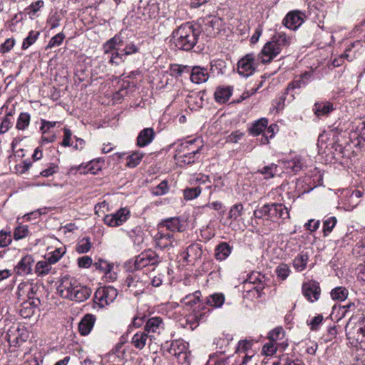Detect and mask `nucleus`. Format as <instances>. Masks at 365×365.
I'll return each mask as SVG.
<instances>
[{
	"label": "nucleus",
	"instance_id": "62",
	"mask_svg": "<svg viewBox=\"0 0 365 365\" xmlns=\"http://www.w3.org/2000/svg\"><path fill=\"white\" fill-rule=\"evenodd\" d=\"M307 85V81L304 80L301 76L297 77L292 83L288 86V89L301 88Z\"/></svg>",
	"mask_w": 365,
	"mask_h": 365
},
{
	"label": "nucleus",
	"instance_id": "52",
	"mask_svg": "<svg viewBox=\"0 0 365 365\" xmlns=\"http://www.w3.org/2000/svg\"><path fill=\"white\" fill-rule=\"evenodd\" d=\"M342 147L339 145H335L334 143L327 145L324 148V153L327 155L330 156L331 158H335L336 152L341 153Z\"/></svg>",
	"mask_w": 365,
	"mask_h": 365
},
{
	"label": "nucleus",
	"instance_id": "17",
	"mask_svg": "<svg viewBox=\"0 0 365 365\" xmlns=\"http://www.w3.org/2000/svg\"><path fill=\"white\" fill-rule=\"evenodd\" d=\"M209 78V73L207 68L201 66L192 67L190 73V81L196 84L206 82Z\"/></svg>",
	"mask_w": 365,
	"mask_h": 365
},
{
	"label": "nucleus",
	"instance_id": "34",
	"mask_svg": "<svg viewBox=\"0 0 365 365\" xmlns=\"http://www.w3.org/2000/svg\"><path fill=\"white\" fill-rule=\"evenodd\" d=\"M224 302L225 296L221 293H215L213 294H210L207 297L206 299L207 304L215 308L221 307Z\"/></svg>",
	"mask_w": 365,
	"mask_h": 365
},
{
	"label": "nucleus",
	"instance_id": "63",
	"mask_svg": "<svg viewBox=\"0 0 365 365\" xmlns=\"http://www.w3.org/2000/svg\"><path fill=\"white\" fill-rule=\"evenodd\" d=\"M41 125L40 130H41V133L48 134V133H50L51 128L55 127L56 125L57 124V122L48 121L46 120L42 119L41 120Z\"/></svg>",
	"mask_w": 365,
	"mask_h": 365
},
{
	"label": "nucleus",
	"instance_id": "44",
	"mask_svg": "<svg viewBox=\"0 0 365 365\" xmlns=\"http://www.w3.org/2000/svg\"><path fill=\"white\" fill-rule=\"evenodd\" d=\"M200 292H195L193 294H189L186 295L184 298L181 299V302L183 303L186 306L192 307L197 302L200 301Z\"/></svg>",
	"mask_w": 365,
	"mask_h": 365
},
{
	"label": "nucleus",
	"instance_id": "25",
	"mask_svg": "<svg viewBox=\"0 0 365 365\" xmlns=\"http://www.w3.org/2000/svg\"><path fill=\"white\" fill-rule=\"evenodd\" d=\"M163 326L164 324L160 317H152L147 321L144 330L148 334L150 332H160L161 329H164Z\"/></svg>",
	"mask_w": 365,
	"mask_h": 365
},
{
	"label": "nucleus",
	"instance_id": "39",
	"mask_svg": "<svg viewBox=\"0 0 365 365\" xmlns=\"http://www.w3.org/2000/svg\"><path fill=\"white\" fill-rule=\"evenodd\" d=\"M278 131V126L276 124H271L269 126L267 125L265 129L261 142L262 144H267L269 142V139H272L274 134Z\"/></svg>",
	"mask_w": 365,
	"mask_h": 365
},
{
	"label": "nucleus",
	"instance_id": "51",
	"mask_svg": "<svg viewBox=\"0 0 365 365\" xmlns=\"http://www.w3.org/2000/svg\"><path fill=\"white\" fill-rule=\"evenodd\" d=\"M30 290H32L31 285L27 284H20L18 286L16 295L19 299H24V297L28 296L30 294Z\"/></svg>",
	"mask_w": 365,
	"mask_h": 365
},
{
	"label": "nucleus",
	"instance_id": "14",
	"mask_svg": "<svg viewBox=\"0 0 365 365\" xmlns=\"http://www.w3.org/2000/svg\"><path fill=\"white\" fill-rule=\"evenodd\" d=\"M155 245L160 249H166L174 247L176 241L174 235L170 232H165L164 229H158V233L155 235Z\"/></svg>",
	"mask_w": 365,
	"mask_h": 365
},
{
	"label": "nucleus",
	"instance_id": "36",
	"mask_svg": "<svg viewBox=\"0 0 365 365\" xmlns=\"http://www.w3.org/2000/svg\"><path fill=\"white\" fill-rule=\"evenodd\" d=\"M143 156L144 153L140 151L133 152L132 154L127 157L126 166L132 168H135L140 164Z\"/></svg>",
	"mask_w": 365,
	"mask_h": 365
},
{
	"label": "nucleus",
	"instance_id": "18",
	"mask_svg": "<svg viewBox=\"0 0 365 365\" xmlns=\"http://www.w3.org/2000/svg\"><path fill=\"white\" fill-rule=\"evenodd\" d=\"M34 260L31 255H26L19 262L15 267V272L17 274L25 275L31 272V267Z\"/></svg>",
	"mask_w": 365,
	"mask_h": 365
},
{
	"label": "nucleus",
	"instance_id": "11",
	"mask_svg": "<svg viewBox=\"0 0 365 365\" xmlns=\"http://www.w3.org/2000/svg\"><path fill=\"white\" fill-rule=\"evenodd\" d=\"M306 15L304 12L299 10L289 11L283 19V24L289 29L295 31L299 29L304 21Z\"/></svg>",
	"mask_w": 365,
	"mask_h": 365
},
{
	"label": "nucleus",
	"instance_id": "53",
	"mask_svg": "<svg viewBox=\"0 0 365 365\" xmlns=\"http://www.w3.org/2000/svg\"><path fill=\"white\" fill-rule=\"evenodd\" d=\"M278 278L282 280H284L289 274V268L286 264H281L277 268L275 271Z\"/></svg>",
	"mask_w": 365,
	"mask_h": 365
},
{
	"label": "nucleus",
	"instance_id": "41",
	"mask_svg": "<svg viewBox=\"0 0 365 365\" xmlns=\"http://www.w3.org/2000/svg\"><path fill=\"white\" fill-rule=\"evenodd\" d=\"M349 292L344 287H337L331 292V298L334 300L344 301L348 297Z\"/></svg>",
	"mask_w": 365,
	"mask_h": 365
},
{
	"label": "nucleus",
	"instance_id": "40",
	"mask_svg": "<svg viewBox=\"0 0 365 365\" xmlns=\"http://www.w3.org/2000/svg\"><path fill=\"white\" fill-rule=\"evenodd\" d=\"M52 264L48 259L38 262L36 265V272L38 276L47 274L51 269Z\"/></svg>",
	"mask_w": 365,
	"mask_h": 365
},
{
	"label": "nucleus",
	"instance_id": "64",
	"mask_svg": "<svg viewBox=\"0 0 365 365\" xmlns=\"http://www.w3.org/2000/svg\"><path fill=\"white\" fill-rule=\"evenodd\" d=\"M73 133L71 130L68 128H63V139L61 142V145L63 147H68L73 145L71 143Z\"/></svg>",
	"mask_w": 365,
	"mask_h": 365
},
{
	"label": "nucleus",
	"instance_id": "7",
	"mask_svg": "<svg viewBox=\"0 0 365 365\" xmlns=\"http://www.w3.org/2000/svg\"><path fill=\"white\" fill-rule=\"evenodd\" d=\"M79 284L80 283L75 278L66 275L61 277L57 290L63 298L71 299L74 290Z\"/></svg>",
	"mask_w": 365,
	"mask_h": 365
},
{
	"label": "nucleus",
	"instance_id": "50",
	"mask_svg": "<svg viewBox=\"0 0 365 365\" xmlns=\"http://www.w3.org/2000/svg\"><path fill=\"white\" fill-rule=\"evenodd\" d=\"M64 38L65 35L63 33L60 32L57 34L50 39L48 43L46 46V49L52 48L53 47L60 46L62 43Z\"/></svg>",
	"mask_w": 365,
	"mask_h": 365
},
{
	"label": "nucleus",
	"instance_id": "29",
	"mask_svg": "<svg viewBox=\"0 0 365 365\" xmlns=\"http://www.w3.org/2000/svg\"><path fill=\"white\" fill-rule=\"evenodd\" d=\"M268 125V120L266 118H262L255 120L252 127L249 128L250 133L254 136H257L261 133H264Z\"/></svg>",
	"mask_w": 365,
	"mask_h": 365
},
{
	"label": "nucleus",
	"instance_id": "19",
	"mask_svg": "<svg viewBox=\"0 0 365 365\" xmlns=\"http://www.w3.org/2000/svg\"><path fill=\"white\" fill-rule=\"evenodd\" d=\"M155 138V132L151 128L143 129L138 134L136 140V145L143 148L149 145Z\"/></svg>",
	"mask_w": 365,
	"mask_h": 365
},
{
	"label": "nucleus",
	"instance_id": "10",
	"mask_svg": "<svg viewBox=\"0 0 365 365\" xmlns=\"http://www.w3.org/2000/svg\"><path fill=\"white\" fill-rule=\"evenodd\" d=\"M346 336L349 339L356 340L361 346H365V319L360 321L351 329H349V324L346 326Z\"/></svg>",
	"mask_w": 365,
	"mask_h": 365
},
{
	"label": "nucleus",
	"instance_id": "22",
	"mask_svg": "<svg viewBox=\"0 0 365 365\" xmlns=\"http://www.w3.org/2000/svg\"><path fill=\"white\" fill-rule=\"evenodd\" d=\"M233 88L230 86H221L215 92V101L220 103L227 102L232 94Z\"/></svg>",
	"mask_w": 365,
	"mask_h": 365
},
{
	"label": "nucleus",
	"instance_id": "43",
	"mask_svg": "<svg viewBox=\"0 0 365 365\" xmlns=\"http://www.w3.org/2000/svg\"><path fill=\"white\" fill-rule=\"evenodd\" d=\"M38 35H39V33L38 31H31L29 33L28 36L26 37L23 41V43H22V46H21L22 49L26 50L29 46L33 45L37 40Z\"/></svg>",
	"mask_w": 365,
	"mask_h": 365
},
{
	"label": "nucleus",
	"instance_id": "38",
	"mask_svg": "<svg viewBox=\"0 0 365 365\" xmlns=\"http://www.w3.org/2000/svg\"><path fill=\"white\" fill-rule=\"evenodd\" d=\"M31 115L28 113H21L18 117L16 128L20 130H24L29 125Z\"/></svg>",
	"mask_w": 365,
	"mask_h": 365
},
{
	"label": "nucleus",
	"instance_id": "28",
	"mask_svg": "<svg viewBox=\"0 0 365 365\" xmlns=\"http://www.w3.org/2000/svg\"><path fill=\"white\" fill-rule=\"evenodd\" d=\"M265 211L268 212V217L270 218H286L289 217V210L287 207H262Z\"/></svg>",
	"mask_w": 365,
	"mask_h": 365
},
{
	"label": "nucleus",
	"instance_id": "20",
	"mask_svg": "<svg viewBox=\"0 0 365 365\" xmlns=\"http://www.w3.org/2000/svg\"><path fill=\"white\" fill-rule=\"evenodd\" d=\"M96 317L91 314H86L78 324V330L81 335H88L93 329Z\"/></svg>",
	"mask_w": 365,
	"mask_h": 365
},
{
	"label": "nucleus",
	"instance_id": "27",
	"mask_svg": "<svg viewBox=\"0 0 365 365\" xmlns=\"http://www.w3.org/2000/svg\"><path fill=\"white\" fill-rule=\"evenodd\" d=\"M310 181L311 179L309 177H305L304 178L297 180L295 188L297 197L313 190L314 186L309 184Z\"/></svg>",
	"mask_w": 365,
	"mask_h": 365
},
{
	"label": "nucleus",
	"instance_id": "1",
	"mask_svg": "<svg viewBox=\"0 0 365 365\" xmlns=\"http://www.w3.org/2000/svg\"><path fill=\"white\" fill-rule=\"evenodd\" d=\"M294 40L292 36H288L284 32L277 33L264 44L258 54L259 58L262 63H269L281 53L284 48L292 44Z\"/></svg>",
	"mask_w": 365,
	"mask_h": 365
},
{
	"label": "nucleus",
	"instance_id": "15",
	"mask_svg": "<svg viewBox=\"0 0 365 365\" xmlns=\"http://www.w3.org/2000/svg\"><path fill=\"white\" fill-rule=\"evenodd\" d=\"M304 297L310 302L317 301L319 298L321 289L319 284L316 281H309L303 284L302 287Z\"/></svg>",
	"mask_w": 365,
	"mask_h": 365
},
{
	"label": "nucleus",
	"instance_id": "35",
	"mask_svg": "<svg viewBox=\"0 0 365 365\" xmlns=\"http://www.w3.org/2000/svg\"><path fill=\"white\" fill-rule=\"evenodd\" d=\"M309 257L307 253H299L293 260V266L298 271H302L306 268Z\"/></svg>",
	"mask_w": 365,
	"mask_h": 365
},
{
	"label": "nucleus",
	"instance_id": "16",
	"mask_svg": "<svg viewBox=\"0 0 365 365\" xmlns=\"http://www.w3.org/2000/svg\"><path fill=\"white\" fill-rule=\"evenodd\" d=\"M129 214L127 207H121L115 213L106 215L104 221L109 226H119L127 220Z\"/></svg>",
	"mask_w": 365,
	"mask_h": 365
},
{
	"label": "nucleus",
	"instance_id": "46",
	"mask_svg": "<svg viewBox=\"0 0 365 365\" xmlns=\"http://www.w3.org/2000/svg\"><path fill=\"white\" fill-rule=\"evenodd\" d=\"M169 186L166 180H163L159 185L151 189L153 195H163L168 192Z\"/></svg>",
	"mask_w": 365,
	"mask_h": 365
},
{
	"label": "nucleus",
	"instance_id": "59",
	"mask_svg": "<svg viewBox=\"0 0 365 365\" xmlns=\"http://www.w3.org/2000/svg\"><path fill=\"white\" fill-rule=\"evenodd\" d=\"M279 345V344L274 343V342L270 341L269 343H267L264 345L263 349H262L263 352L267 356H272L276 353V351H277Z\"/></svg>",
	"mask_w": 365,
	"mask_h": 365
},
{
	"label": "nucleus",
	"instance_id": "47",
	"mask_svg": "<svg viewBox=\"0 0 365 365\" xmlns=\"http://www.w3.org/2000/svg\"><path fill=\"white\" fill-rule=\"evenodd\" d=\"M284 331L282 327H277L269 333V339L274 343H277L278 340H282L284 338Z\"/></svg>",
	"mask_w": 365,
	"mask_h": 365
},
{
	"label": "nucleus",
	"instance_id": "2",
	"mask_svg": "<svg viewBox=\"0 0 365 365\" xmlns=\"http://www.w3.org/2000/svg\"><path fill=\"white\" fill-rule=\"evenodd\" d=\"M198 31L190 23L182 24L172 34L171 43L179 50L190 51L197 43Z\"/></svg>",
	"mask_w": 365,
	"mask_h": 365
},
{
	"label": "nucleus",
	"instance_id": "6",
	"mask_svg": "<svg viewBox=\"0 0 365 365\" xmlns=\"http://www.w3.org/2000/svg\"><path fill=\"white\" fill-rule=\"evenodd\" d=\"M257 63L253 53H248L237 63L238 73L245 78L252 76L256 71Z\"/></svg>",
	"mask_w": 365,
	"mask_h": 365
},
{
	"label": "nucleus",
	"instance_id": "57",
	"mask_svg": "<svg viewBox=\"0 0 365 365\" xmlns=\"http://www.w3.org/2000/svg\"><path fill=\"white\" fill-rule=\"evenodd\" d=\"M29 230L28 227L26 225H20L18 226L14 233V239L15 240H21L25 237H26L29 235Z\"/></svg>",
	"mask_w": 365,
	"mask_h": 365
},
{
	"label": "nucleus",
	"instance_id": "45",
	"mask_svg": "<svg viewBox=\"0 0 365 365\" xmlns=\"http://www.w3.org/2000/svg\"><path fill=\"white\" fill-rule=\"evenodd\" d=\"M34 312L35 309H34L32 306H31V303H27L25 301L21 304L19 309V314L22 317L25 319L30 318L34 314Z\"/></svg>",
	"mask_w": 365,
	"mask_h": 365
},
{
	"label": "nucleus",
	"instance_id": "24",
	"mask_svg": "<svg viewBox=\"0 0 365 365\" xmlns=\"http://www.w3.org/2000/svg\"><path fill=\"white\" fill-rule=\"evenodd\" d=\"M148 339L151 340V336H149L144 330L135 334L132 337L131 343L136 349H143L146 345Z\"/></svg>",
	"mask_w": 365,
	"mask_h": 365
},
{
	"label": "nucleus",
	"instance_id": "21",
	"mask_svg": "<svg viewBox=\"0 0 365 365\" xmlns=\"http://www.w3.org/2000/svg\"><path fill=\"white\" fill-rule=\"evenodd\" d=\"M199 158L192 154H187V151H180L179 148H178L175 155L177 164L181 167L194 163Z\"/></svg>",
	"mask_w": 365,
	"mask_h": 365
},
{
	"label": "nucleus",
	"instance_id": "56",
	"mask_svg": "<svg viewBox=\"0 0 365 365\" xmlns=\"http://www.w3.org/2000/svg\"><path fill=\"white\" fill-rule=\"evenodd\" d=\"M200 192L199 187L187 188L184 190V197L187 200H191L199 196Z\"/></svg>",
	"mask_w": 365,
	"mask_h": 365
},
{
	"label": "nucleus",
	"instance_id": "55",
	"mask_svg": "<svg viewBox=\"0 0 365 365\" xmlns=\"http://www.w3.org/2000/svg\"><path fill=\"white\" fill-rule=\"evenodd\" d=\"M16 41L14 38H7L0 45V53L4 54L9 52L14 46Z\"/></svg>",
	"mask_w": 365,
	"mask_h": 365
},
{
	"label": "nucleus",
	"instance_id": "23",
	"mask_svg": "<svg viewBox=\"0 0 365 365\" xmlns=\"http://www.w3.org/2000/svg\"><path fill=\"white\" fill-rule=\"evenodd\" d=\"M74 294L72 296V299L70 300L76 301L77 302H82L87 300L91 294V289L84 285L79 284L74 290Z\"/></svg>",
	"mask_w": 365,
	"mask_h": 365
},
{
	"label": "nucleus",
	"instance_id": "48",
	"mask_svg": "<svg viewBox=\"0 0 365 365\" xmlns=\"http://www.w3.org/2000/svg\"><path fill=\"white\" fill-rule=\"evenodd\" d=\"M91 247V243L89 238H83L80 240L76 247V250L79 254L88 252Z\"/></svg>",
	"mask_w": 365,
	"mask_h": 365
},
{
	"label": "nucleus",
	"instance_id": "32",
	"mask_svg": "<svg viewBox=\"0 0 365 365\" xmlns=\"http://www.w3.org/2000/svg\"><path fill=\"white\" fill-rule=\"evenodd\" d=\"M334 109L333 104L330 102H320L314 104V110L317 116H324Z\"/></svg>",
	"mask_w": 365,
	"mask_h": 365
},
{
	"label": "nucleus",
	"instance_id": "4",
	"mask_svg": "<svg viewBox=\"0 0 365 365\" xmlns=\"http://www.w3.org/2000/svg\"><path fill=\"white\" fill-rule=\"evenodd\" d=\"M161 262V258L153 250L148 249L138 255L133 262L134 269L138 270L149 265H157ZM132 265H130V268Z\"/></svg>",
	"mask_w": 365,
	"mask_h": 365
},
{
	"label": "nucleus",
	"instance_id": "42",
	"mask_svg": "<svg viewBox=\"0 0 365 365\" xmlns=\"http://www.w3.org/2000/svg\"><path fill=\"white\" fill-rule=\"evenodd\" d=\"M12 113H8L2 118L0 123V135H3L8 132L13 125Z\"/></svg>",
	"mask_w": 365,
	"mask_h": 365
},
{
	"label": "nucleus",
	"instance_id": "54",
	"mask_svg": "<svg viewBox=\"0 0 365 365\" xmlns=\"http://www.w3.org/2000/svg\"><path fill=\"white\" fill-rule=\"evenodd\" d=\"M336 223V219L335 217H330L324 221V235L327 236L330 233Z\"/></svg>",
	"mask_w": 365,
	"mask_h": 365
},
{
	"label": "nucleus",
	"instance_id": "13",
	"mask_svg": "<svg viewBox=\"0 0 365 365\" xmlns=\"http://www.w3.org/2000/svg\"><path fill=\"white\" fill-rule=\"evenodd\" d=\"M178 148H179L180 151H187V154H192L200 157L204 148V144L201 138H195L185 140L181 143Z\"/></svg>",
	"mask_w": 365,
	"mask_h": 365
},
{
	"label": "nucleus",
	"instance_id": "33",
	"mask_svg": "<svg viewBox=\"0 0 365 365\" xmlns=\"http://www.w3.org/2000/svg\"><path fill=\"white\" fill-rule=\"evenodd\" d=\"M210 73L213 76L222 75L225 72L226 63L222 59L212 60L210 62Z\"/></svg>",
	"mask_w": 365,
	"mask_h": 365
},
{
	"label": "nucleus",
	"instance_id": "58",
	"mask_svg": "<svg viewBox=\"0 0 365 365\" xmlns=\"http://www.w3.org/2000/svg\"><path fill=\"white\" fill-rule=\"evenodd\" d=\"M44 6V2L43 0H38L35 2H33L28 8V14L30 16H35L36 13Z\"/></svg>",
	"mask_w": 365,
	"mask_h": 365
},
{
	"label": "nucleus",
	"instance_id": "30",
	"mask_svg": "<svg viewBox=\"0 0 365 365\" xmlns=\"http://www.w3.org/2000/svg\"><path fill=\"white\" fill-rule=\"evenodd\" d=\"M185 253L184 258L188 262H192L200 258L202 251L198 244H192L187 247Z\"/></svg>",
	"mask_w": 365,
	"mask_h": 365
},
{
	"label": "nucleus",
	"instance_id": "3",
	"mask_svg": "<svg viewBox=\"0 0 365 365\" xmlns=\"http://www.w3.org/2000/svg\"><path fill=\"white\" fill-rule=\"evenodd\" d=\"M123 43L122 36L120 34H116L103 44L104 54L108 56L107 58L110 63L119 65L125 61V56L120 48Z\"/></svg>",
	"mask_w": 365,
	"mask_h": 365
},
{
	"label": "nucleus",
	"instance_id": "31",
	"mask_svg": "<svg viewBox=\"0 0 365 365\" xmlns=\"http://www.w3.org/2000/svg\"><path fill=\"white\" fill-rule=\"evenodd\" d=\"M215 252L216 259L222 261L230 255L232 247L227 242H222L215 247Z\"/></svg>",
	"mask_w": 365,
	"mask_h": 365
},
{
	"label": "nucleus",
	"instance_id": "12",
	"mask_svg": "<svg viewBox=\"0 0 365 365\" xmlns=\"http://www.w3.org/2000/svg\"><path fill=\"white\" fill-rule=\"evenodd\" d=\"M8 341L15 346H19L28 339V331L24 326L12 327L7 331Z\"/></svg>",
	"mask_w": 365,
	"mask_h": 365
},
{
	"label": "nucleus",
	"instance_id": "60",
	"mask_svg": "<svg viewBox=\"0 0 365 365\" xmlns=\"http://www.w3.org/2000/svg\"><path fill=\"white\" fill-rule=\"evenodd\" d=\"M277 168V165L271 164L269 166L264 167L261 170V173L264 175L266 178H271L276 174Z\"/></svg>",
	"mask_w": 365,
	"mask_h": 365
},
{
	"label": "nucleus",
	"instance_id": "5",
	"mask_svg": "<svg viewBox=\"0 0 365 365\" xmlns=\"http://www.w3.org/2000/svg\"><path fill=\"white\" fill-rule=\"evenodd\" d=\"M200 23L202 31L208 37L215 36L221 30L223 21L216 16H207Z\"/></svg>",
	"mask_w": 365,
	"mask_h": 365
},
{
	"label": "nucleus",
	"instance_id": "9",
	"mask_svg": "<svg viewBox=\"0 0 365 365\" xmlns=\"http://www.w3.org/2000/svg\"><path fill=\"white\" fill-rule=\"evenodd\" d=\"M117 296V289L109 286L98 289L95 293L94 298L96 302L103 307L113 302Z\"/></svg>",
	"mask_w": 365,
	"mask_h": 365
},
{
	"label": "nucleus",
	"instance_id": "37",
	"mask_svg": "<svg viewBox=\"0 0 365 365\" xmlns=\"http://www.w3.org/2000/svg\"><path fill=\"white\" fill-rule=\"evenodd\" d=\"M130 236L135 245L141 247L144 243L145 233L140 228L133 230Z\"/></svg>",
	"mask_w": 365,
	"mask_h": 365
},
{
	"label": "nucleus",
	"instance_id": "26",
	"mask_svg": "<svg viewBox=\"0 0 365 365\" xmlns=\"http://www.w3.org/2000/svg\"><path fill=\"white\" fill-rule=\"evenodd\" d=\"M158 229H164L165 232L173 234L180 230V220L178 217L168 218L158 225Z\"/></svg>",
	"mask_w": 365,
	"mask_h": 365
},
{
	"label": "nucleus",
	"instance_id": "8",
	"mask_svg": "<svg viewBox=\"0 0 365 365\" xmlns=\"http://www.w3.org/2000/svg\"><path fill=\"white\" fill-rule=\"evenodd\" d=\"M364 50L363 43L361 41H356L349 46L341 56L340 59H334L332 63L334 66L337 67L341 64V61L344 58H346L348 61H351L356 58Z\"/></svg>",
	"mask_w": 365,
	"mask_h": 365
},
{
	"label": "nucleus",
	"instance_id": "61",
	"mask_svg": "<svg viewBox=\"0 0 365 365\" xmlns=\"http://www.w3.org/2000/svg\"><path fill=\"white\" fill-rule=\"evenodd\" d=\"M130 86V82L124 81L122 86V88L120 89L114 95V99L116 101H120L123 99L125 96L128 95V88Z\"/></svg>",
	"mask_w": 365,
	"mask_h": 365
},
{
	"label": "nucleus",
	"instance_id": "49",
	"mask_svg": "<svg viewBox=\"0 0 365 365\" xmlns=\"http://www.w3.org/2000/svg\"><path fill=\"white\" fill-rule=\"evenodd\" d=\"M93 266L96 269L101 270L105 273L106 275H108V273L110 272V270L113 269V266L109 264L107 261L103 259H98V262L93 264Z\"/></svg>",
	"mask_w": 365,
	"mask_h": 365
}]
</instances>
